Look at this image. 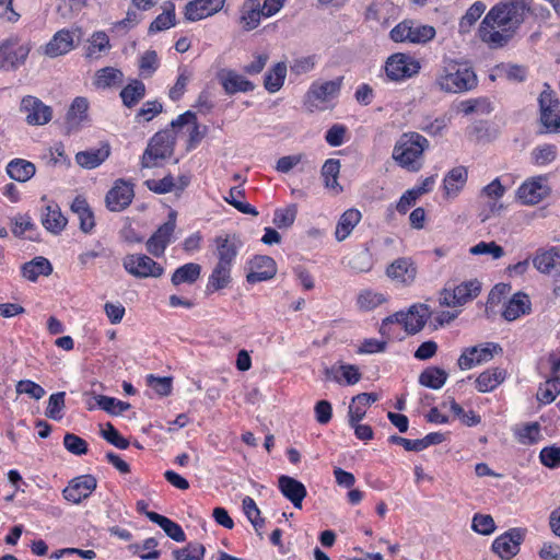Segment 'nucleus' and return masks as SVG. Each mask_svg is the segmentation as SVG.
<instances>
[{"mask_svg":"<svg viewBox=\"0 0 560 560\" xmlns=\"http://www.w3.org/2000/svg\"><path fill=\"white\" fill-rule=\"evenodd\" d=\"M532 0H511L494 5L482 20L479 35L491 48L503 47L530 10Z\"/></svg>","mask_w":560,"mask_h":560,"instance_id":"1","label":"nucleus"},{"mask_svg":"<svg viewBox=\"0 0 560 560\" xmlns=\"http://www.w3.org/2000/svg\"><path fill=\"white\" fill-rule=\"evenodd\" d=\"M429 147L425 137L417 132L404 133L396 142L393 151V159L402 167L417 171V161L422 156Z\"/></svg>","mask_w":560,"mask_h":560,"instance_id":"2","label":"nucleus"},{"mask_svg":"<svg viewBox=\"0 0 560 560\" xmlns=\"http://www.w3.org/2000/svg\"><path fill=\"white\" fill-rule=\"evenodd\" d=\"M175 132L161 130L149 141L141 159L142 168H153L162 165V161L171 158L174 152Z\"/></svg>","mask_w":560,"mask_h":560,"instance_id":"3","label":"nucleus"},{"mask_svg":"<svg viewBox=\"0 0 560 560\" xmlns=\"http://www.w3.org/2000/svg\"><path fill=\"white\" fill-rule=\"evenodd\" d=\"M436 84L444 92L459 93L475 86L476 75L470 69L451 61L436 78Z\"/></svg>","mask_w":560,"mask_h":560,"instance_id":"4","label":"nucleus"},{"mask_svg":"<svg viewBox=\"0 0 560 560\" xmlns=\"http://www.w3.org/2000/svg\"><path fill=\"white\" fill-rule=\"evenodd\" d=\"M433 26L406 19L389 32V38L395 43L425 44L435 37Z\"/></svg>","mask_w":560,"mask_h":560,"instance_id":"5","label":"nucleus"},{"mask_svg":"<svg viewBox=\"0 0 560 560\" xmlns=\"http://www.w3.org/2000/svg\"><path fill=\"white\" fill-rule=\"evenodd\" d=\"M378 399L375 393H361L352 398L349 406V424L354 429L355 436L359 440L369 441L373 439V430L368 424H360L359 422L364 418L366 410L361 408L360 405L370 406Z\"/></svg>","mask_w":560,"mask_h":560,"instance_id":"6","label":"nucleus"},{"mask_svg":"<svg viewBox=\"0 0 560 560\" xmlns=\"http://www.w3.org/2000/svg\"><path fill=\"white\" fill-rule=\"evenodd\" d=\"M420 62L412 56L396 52L389 56L385 63L386 75L392 81H402L419 73Z\"/></svg>","mask_w":560,"mask_h":560,"instance_id":"7","label":"nucleus"},{"mask_svg":"<svg viewBox=\"0 0 560 560\" xmlns=\"http://www.w3.org/2000/svg\"><path fill=\"white\" fill-rule=\"evenodd\" d=\"M539 121L545 132L560 133V101L549 90H544L538 98Z\"/></svg>","mask_w":560,"mask_h":560,"instance_id":"8","label":"nucleus"},{"mask_svg":"<svg viewBox=\"0 0 560 560\" xmlns=\"http://www.w3.org/2000/svg\"><path fill=\"white\" fill-rule=\"evenodd\" d=\"M125 269L137 278H159L163 275V267L151 257L142 254L128 255L124 258Z\"/></svg>","mask_w":560,"mask_h":560,"instance_id":"9","label":"nucleus"},{"mask_svg":"<svg viewBox=\"0 0 560 560\" xmlns=\"http://www.w3.org/2000/svg\"><path fill=\"white\" fill-rule=\"evenodd\" d=\"M213 243V255L217 264L232 268L233 261L242 246L241 240L235 234H224L217 236Z\"/></svg>","mask_w":560,"mask_h":560,"instance_id":"10","label":"nucleus"},{"mask_svg":"<svg viewBox=\"0 0 560 560\" xmlns=\"http://www.w3.org/2000/svg\"><path fill=\"white\" fill-rule=\"evenodd\" d=\"M133 197V185L124 179H117L106 194V207L114 212L122 211L131 203Z\"/></svg>","mask_w":560,"mask_h":560,"instance_id":"11","label":"nucleus"},{"mask_svg":"<svg viewBox=\"0 0 560 560\" xmlns=\"http://www.w3.org/2000/svg\"><path fill=\"white\" fill-rule=\"evenodd\" d=\"M523 539V532L520 528H512L494 539L492 550L501 559L509 560L520 551Z\"/></svg>","mask_w":560,"mask_h":560,"instance_id":"12","label":"nucleus"},{"mask_svg":"<svg viewBox=\"0 0 560 560\" xmlns=\"http://www.w3.org/2000/svg\"><path fill=\"white\" fill-rule=\"evenodd\" d=\"M97 481L92 475H83L73 478L63 490V498L72 503H80L86 499L96 488Z\"/></svg>","mask_w":560,"mask_h":560,"instance_id":"13","label":"nucleus"},{"mask_svg":"<svg viewBox=\"0 0 560 560\" xmlns=\"http://www.w3.org/2000/svg\"><path fill=\"white\" fill-rule=\"evenodd\" d=\"M277 273L276 261L269 256H255L249 261V271L246 281L249 284L272 279Z\"/></svg>","mask_w":560,"mask_h":560,"instance_id":"14","label":"nucleus"},{"mask_svg":"<svg viewBox=\"0 0 560 560\" xmlns=\"http://www.w3.org/2000/svg\"><path fill=\"white\" fill-rule=\"evenodd\" d=\"M30 48L18 45L13 39L0 42V68H15L23 63L28 56Z\"/></svg>","mask_w":560,"mask_h":560,"instance_id":"15","label":"nucleus"},{"mask_svg":"<svg viewBox=\"0 0 560 560\" xmlns=\"http://www.w3.org/2000/svg\"><path fill=\"white\" fill-rule=\"evenodd\" d=\"M225 0H192L185 7V18L196 22L218 13L224 7Z\"/></svg>","mask_w":560,"mask_h":560,"instance_id":"16","label":"nucleus"},{"mask_svg":"<svg viewBox=\"0 0 560 560\" xmlns=\"http://www.w3.org/2000/svg\"><path fill=\"white\" fill-rule=\"evenodd\" d=\"M386 276L402 284H411L417 276V266L410 258L401 257L386 268Z\"/></svg>","mask_w":560,"mask_h":560,"instance_id":"17","label":"nucleus"},{"mask_svg":"<svg viewBox=\"0 0 560 560\" xmlns=\"http://www.w3.org/2000/svg\"><path fill=\"white\" fill-rule=\"evenodd\" d=\"M544 177L539 176L525 182L517 190V197L525 205L540 202L549 192V188L542 184Z\"/></svg>","mask_w":560,"mask_h":560,"instance_id":"18","label":"nucleus"},{"mask_svg":"<svg viewBox=\"0 0 560 560\" xmlns=\"http://www.w3.org/2000/svg\"><path fill=\"white\" fill-rule=\"evenodd\" d=\"M278 486H279L281 493L289 501L292 502L294 508H296V509L302 508V502H303L304 498L306 497L307 491H306L305 486L301 481H299L292 477L283 475V476L279 477Z\"/></svg>","mask_w":560,"mask_h":560,"instance_id":"19","label":"nucleus"},{"mask_svg":"<svg viewBox=\"0 0 560 560\" xmlns=\"http://www.w3.org/2000/svg\"><path fill=\"white\" fill-rule=\"evenodd\" d=\"M218 79L221 82L226 94H235L237 92H248L255 89L253 82L248 81L241 74L233 70H221L218 73Z\"/></svg>","mask_w":560,"mask_h":560,"instance_id":"20","label":"nucleus"},{"mask_svg":"<svg viewBox=\"0 0 560 560\" xmlns=\"http://www.w3.org/2000/svg\"><path fill=\"white\" fill-rule=\"evenodd\" d=\"M88 109L89 102L85 97L78 96L73 100L66 116L68 133L78 130L82 122L88 120Z\"/></svg>","mask_w":560,"mask_h":560,"instance_id":"21","label":"nucleus"},{"mask_svg":"<svg viewBox=\"0 0 560 560\" xmlns=\"http://www.w3.org/2000/svg\"><path fill=\"white\" fill-rule=\"evenodd\" d=\"M110 154V147L108 143H103L97 149H90L85 151H80L75 154V162L82 167L86 170L96 168L104 161L108 159Z\"/></svg>","mask_w":560,"mask_h":560,"instance_id":"22","label":"nucleus"},{"mask_svg":"<svg viewBox=\"0 0 560 560\" xmlns=\"http://www.w3.org/2000/svg\"><path fill=\"white\" fill-rule=\"evenodd\" d=\"M73 47V34L70 31L61 30L45 46V55L55 58L67 54Z\"/></svg>","mask_w":560,"mask_h":560,"instance_id":"23","label":"nucleus"},{"mask_svg":"<svg viewBox=\"0 0 560 560\" xmlns=\"http://www.w3.org/2000/svg\"><path fill=\"white\" fill-rule=\"evenodd\" d=\"M264 16L260 9V0H245L241 8L240 24L244 31H252L260 23Z\"/></svg>","mask_w":560,"mask_h":560,"instance_id":"24","label":"nucleus"},{"mask_svg":"<svg viewBox=\"0 0 560 560\" xmlns=\"http://www.w3.org/2000/svg\"><path fill=\"white\" fill-rule=\"evenodd\" d=\"M530 306L532 304L528 295L523 292H517L505 305L502 316L509 322L515 320L521 315L528 314L532 310Z\"/></svg>","mask_w":560,"mask_h":560,"instance_id":"25","label":"nucleus"},{"mask_svg":"<svg viewBox=\"0 0 560 560\" xmlns=\"http://www.w3.org/2000/svg\"><path fill=\"white\" fill-rule=\"evenodd\" d=\"M533 265L539 272L550 273L560 266V247L538 249L533 258Z\"/></svg>","mask_w":560,"mask_h":560,"instance_id":"26","label":"nucleus"},{"mask_svg":"<svg viewBox=\"0 0 560 560\" xmlns=\"http://www.w3.org/2000/svg\"><path fill=\"white\" fill-rule=\"evenodd\" d=\"M431 315V311L425 304H416L410 306L407 312L406 331L409 335L419 332L424 326L428 318Z\"/></svg>","mask_w":560,"mask_h":560,"instance_id":"27","label":"nucleus"},{"mask_svg":"<svg viewBox=\"0 0 560 560\" xmlns=\"http://www.w3.org/2000/svg\"><path fill=\"white\" fill-rule=\"evenodd\" d=\"M70 208L71 211L79 218L80 230L83 233H90L95 226V219L86 199L82 196H77L73 199Z\"/></svg>","mask_w":560,"mask_h":560,"instance_id":"28","label":"nucleus"},{"mask_svg":"<svg viewBox=\"0 0 560 560\" xmlns=\"http://www.w3.org/2000/svg\"><path fill=\"white\" fill-rule=\"evenodd\" d=\"M172 235L173 232L171 231V226L161 225L147 241L148 252L155 257H161L164 254Z\"/></svg>","mask_w":560,"mask_h":560,"instance_id":"29","label":"nucleus"},{"mask_svg":"<svg viewBox=\"0 0 560 560\" xmlns=\"http://www.w3.org/2000/svg\"><path fill=\"white\" fill-rule=\"evenodd\" d=\"M231 270L229 266L215 264L208 279L207 292L213 293L228 288L232 282Z\"/></svg>","mask_w":560,"mask_h":560,"instance_id":"30","label":"nucleus"},{"mask_svg":"<svg viewBox=\"0 0 560 560\" xmlns=\"http://www.w3.org/2000/svg\"><path fill=\"white\" fill-rule=\"evenodd\" d=\"M145 515L151 522L158 524L173 540L177 542L185 540V533L177 523L156 512H145Z\"/></svg>","mask_w":560,"mask_h":560,"instance_id":"31","label":"nucleus"},{"mask_svg":"<svg viewBox=\"0 0 560 560\" xmlns=\"http://www.w3.org/2000/svg\"><path fill=\"white\" fill-rule=\"evenodd\" d=\"M124 73L114 67H105L95 72L94 85L97 89H109L122 84Z\"/></svg>","mask_w":560,"mask_h":560,"instance_id":"32","label":"nucleus"},{"mask_svg":"<svg viewBox=\"0 0 560 560\" xmlns=\"http://www.w3.org/2000/svg\"><path fill=\"white\" fill-rule=\"evenodd\" d=\"M505 380V371L500 368L489 369L482 372L476 380L477 389L480 393L493 390Z\"/></svg>","mask_w":560,"mask_h":560,"instance_id":"33","label":"nucleus"},{"mask_svg":"<svg viewBox=\"0 0 560 560\" xmlns=\"http://www.w3.org/2000/svg\"><path fill=\"white\" fill-rule=\"evenodd\" d=\"M342 80L343 78L339 77L335 80L326 81L324 83H314L311 86L310 95L317 101L326 102L339 93Z\"/></svg>","mask_w":560,"mask_h":560,"instance_id":"34","label":"nucleus"},{"mask_svg":"<svg viewBox=\"0 0 560 560\" xmlns=\"http://www.w3.org/2000/svg\"><path fill=\"white\" fill-rule=\"evenodd\" d=\"M119 95L122 104L132 108L144 97L145 85L142 81L133 79L120 91Z\"/></svg>","mask_w":560,"mask_h":560,"instance_id":"35","label":"nucleus"},{"mask_svg":"<svg viewBox=\"0 0 560 560\" xmlns=\"http://www.w3.org/2000/svg\"><path fill=\"white\" fill-rule=\"evenodd\" d=\"M361 212L357 209H348L340 217L339 222L336 228V238L341 242L346 240L353 228L360 222Z\"/></svg>","mask_w":560,"mask_h":560,"instance_id":"36","label":"nucleus"},{"mask_svg":"<svg viewBox=\"0 0 560 560\" xmlns=\"http://www.w3.org/2000/svg\"><path fill=\"white\" fill-rule=\"evenodd\" d=\"M481 291V284L478 280L463 282L453 289V299L458 306L466 304L468 301L478 296Z\"/></svg>","mask_w":560,"mask_h":560,"instance_id":"37","label":"nucleus"},{"mask_svg":"<svg viewBox=\"0 0 560 560\" xmlns=\"http://www.w3.org/2000/svg\"><path fill=\"white\" fill-rule=\"evenodd\" d=\"M8 175L16 182H26L35 174V165L26 160L15 159L7 165Z\"/></svg>","mask_w":560,"mask_h":560,"instance_id":"38","label":"nucleus"},{"mask_svg":"<svg viewBox=\"0 0 560 560\" xmlns=\"http://www.w3.org/2000/svg\"><path fill=\"white\" fill-rule=\"evenodd\" d=\"M467 180V171L463 166L453 168L444 179L446 197H455Z\"/></svg>","mask_w":560,"mask_h":560,"instance_id":"39","label":"nucleus"},{"mask_svg":"<svg viewBox=\"0 0 560 560\" xmlns=\"http://www.w3.org/2000/svg\"><path fill=\"white\" fill-rule=\"evenodd\" d=\"M287 77V65L284 62L276 63L265 75L264 86L270 93L278 92Z\"/></svg>","mask_w":560,"mask_h":560,"instance_id":"40","label":"nucleus"},{"mask_svg":"<svg viewBox=\"0 0 560 560\" xmlns=\"http://www.w3.org/2000/svg\"><path fill=\"white\" fill-rule=\"evenodd\" d=\"M200 272L201 266L199 264L188 262L174 271L171 281L174 285H179L182 283L191 284L200 277Z\"/></svg>","mask_w":560,"mask_h":560,"instance_id":"41","label":"nucleus"},{"mask_svg":"<svg viewBox=\"0 0 560 560\" xmlns=\"http://www.w3.org/2000/svg\"><path fill=\"white\" fill-rule=\"evenodd\" d=\"M341 163L338 159L327 160L322 167V177L324 178L325 186L329 189H335L337 192L342 191V187L338 183Z\"/></svg>","mask_w":560,"mask_h":560,"instance_id":"42","label":"nucleus"},{"mask_svg":"<svg viewBox=\"0 0 560 560\" xmlns=\"http://www.w3.org/2000/svg\"><path fill=\"white\" fill-rule=\"evenodd\" d=\"M67 222V218L61 213L57 205L55 207L47 206V213L42 220L46 230L52 233H59L66 228Z\"/></svg>","mask_w":560,"mask_h":560,"instance_id":"43","label":"nucleus"},{"mask_svg":"<svg viewBox=\"0 0 560 560\" xmlns=\"http://www.w3.org/2000/svg\"><path fill=\"white\" fill-rule=\"evenodd\" d=\"M447 380V373L436 366L425 369L419 376V383L422 386L439 389L441 388Z\"/></svg>","mask_w":560,"mask_h":560,"instance_id":"44","label":"nucleus"},{"mask_svg":"<svg viewBox=\"0 0 560 560\" xmlns=\"http://www.w3.org/2000/svg\"><path fill=\"white\" fill-rule=\"evenodd\" d=\"M560 394V377L552 376L541 384L537 390V399L542 404L552 402Z\"/></svg>","mask_w":560,"mask_h":560,"instance_id":"45","label":"nucleus"},{"mask_svg":"<svg viewBox=\"0 0 560 560\" xmlns=\"http://www.w3.org/2000/svg\"><path fill=\"white\" fill-rule=\"evenodd\" d=\"M244 195V190L240 187H232L229 191V196L224 197V200L242 213L257 215L258 211L253 206L238 200V198H243Z\"/></svg>","mask_w":560,"mask_h":560,"instance_id":"46","label":"nucleus"},{"mask_svg":"<svg viewBox=\"0 0 560 560\" xmlns=\"http://www.w3.org/2000/svg\"><path fill=\"white\" fill-rule=\"evenodd\" d=\"M206 548L199 542H189L186 547L173 552L175 560H201Z\"/></svg>","mask_w":560,"mask_h":560,"instance_id":"47","label":"nucleus"},{"mask_svg":"<svg viewBox=\"0 0 560 560\" xmlns=\"http://www.w3.org/2000/svg\"><path fill=\"white\" fill-rule=\"evenodd\" d=\"M486 7L482 2H476L474 3L466 14L460 19L459 22V32L460 33H467L469 32L470 27L477 22V20L481 16L483 13Z\"/></svg>","mask_w":560,"mask_h":560,"instance_id":"48","label":"nucleus"},{"mask_svg":"<svg viewBox=\"0 0 560 560\" xmlns=\"http://www.w3.org/2000/svg\"><path fill=\"white\" fill-rule=\"evenodd\" d=\"M471 255H490L493 259H500L504 256V249L495 242H480L469 248Z\"/></svg>","mask_w":560,"mask_h":560,"instance_id":"49","label":"nucleus"},{"mask_svg":"<svg viewBox=\"0 0 560 560\" xmlns=\"http://www.w3.org/2000/svg\"><path fill=\"white\" fill-rule=\"evenodd\" d=\"M296 213H298L296 205H291V206L287 207L285 209L276 210L275 217H273V223L279 229L290 228L295 221Z\"/></svg>","mask_w":560,"mask_h":560,"instance_id":"50","label":"nucleus"},{"mask_svg":"<svg viewBox=\"0 0 560 560\" xmlns=\"http://www.w3.org/2000/svg\"><path fill=\"white\" fill-rule=\"evenodd\" d=\"M65 448L73 455H84L88 453V443L84 439L74 433H66L63 438Z\"/></svg>","mask_w":560,"mask_h":560,"instance_id":"51","label":"nucleus"},{"mask_svg":"<svg viewBox=\"0 0 560 560\" xmlns=\"http://www.w3.org/2000/svg\"><path fill=\"white\" fill-rule=\"evenodd\" d=\"M65 408V393L59 392L50 395L48 406L46 408V417L52 420H60L62 418L61 410Z\"/></svg>","mask_w":560,"mask_h":560,"instance_id":"52","label":"nucleus"},{"mask_svg":"<svg viewBox=\"0 0 560 560\" xmlns=\"http://www.w3.org/2000/svg\"><path fill=\"white\" fill-rule=\"evenodd\" d=\"M175 24V12L174 5L171 4V8L165 10L162 14L158 15L155 20L151 23L149 27V32H161L170 28Z\"/></svg>","mask_w":560,"mask_h":560,"instance_id":"53","label":"nucleus"},{"mask_svg":"<svg viewBox=\"0 0 560 560\" xmlns=\"http://www.w3.org/2000/svg\"><path fill=\"white\" fill-rule=\"evenodd\" d=\"M385 302L383 294L371 290L362 291L358 296V304L362 310H372Z\"/></svg>","mask_w":560,"mask_h":560,"instance_id":"54","label":"nucleus"},{"mask_svg":"<svg viewBox=\"0 0 560 560\" xmlns=\"http://www.w3.org/2000/svg\"><path fill=\"white\" fill-rule=\"evenodd\" d=\"M471 528L481 535H490L495 529V524L491 515L476 514L472 518Z\"/></svg>","mask_w":560,"mask_h":560,"instance_id":"55","label":"nucleus"},{"mask_svg":"<svg viewBox=\"0 0 560 560\" xmlns=\"http://www.w3.org/2000/svg\"><path fill=\"white\" fill-rule=\"evenodd\" d=\"M139 67L144 77H151L158 69L156 51L147 50L140 59Z\"/></svg>","mask_w":560,"mask_h":560,"instance_id":"56","label":"nucleus"},{"mask_svg":"<svg viewBox=\"0 0 560 560\" xmlns=\"http://www.w3.org/2000/svg\"><path fill=\"white\" fill-rule=\"evenodd\" d=\"M102 436L120 450H126L129 446L128 440L122 438L109 422L106 424V429L102 431Z\"/></svg>","mask_w":560,"mask_h":560,"instance_id":"57","label":"nucleus"},{"mask_svg":"<svg viewBox=\"0 0 560 560\" xmlns=\"http://www.w3.org/2000/svg\"><path fill=\"white\" fill-rule=\"evenodd\" d=\"M556 155L557 150L552 144H545L533 152L535 163L538 165H545L552 162L556 159Z\"/></svg>","mask_w":560,"mask_h":560,"instance_id":"58","label":"nucleus"},{"mask_svg":"<svg viewBox=\"0 0 560 560\" xmlns=\"http://www.w3.org/2000/svg\"><path fill=\"white\" fill-rule=\"evenodd\" d=\"M147 187L155 194H166L173 190L175 183L172 175H167L160 180L149 179L145 182Z\"/></svg>","mask_w":560,"mask_h":560,"instance_id":"59","label":"nucleus"},{"mask_svg":"<svg viewBox=\"0 0 560 560\" xmlns=\"http://www.w3.org/2000/svg\"><path fill=\"white\" fill-rule=\"evenodd\" d=\"M477 353L475 354L476 363L488 362L493 358L494 353L501 352L502 348L498 343L488 342L483 346H476Z\"/></svg>","mask_w":560,"mask_h":560,"instance_id":"60","label":"nucleus"},{"mask_svg":"<svg viewBox=\"0 0 560 560\" xmlns=\"http://www.w3.org/2000/svg\"><path fill=\"white\" fill-rule=\"evenodd\" d=\"M163 110V105L158 101H148L142 107L138 110L136 118L139 119L142 117L145 121H150L156 115L161 114Z\"/></svg>","mask_w":560,"mask_h":560,"instance_id":"61","label":"nucleus"},{"mask_svg":"<svg viewBox=\"0 0 560 560\" xmlns=\"http://www.w3.org/2000/svg\"><path fill=\"white\" fill-rule=\"evenodd\" d=\"M86 0H62V3L58 5V13L69 19L73 13L80 12L85 7Z\"/></svg>","mask_w":560,"mask_h":560,"instance_id":"62","label":"nucleus"},{"mask_svg":"<svg viewBox=\"0 0 560 560\" xmlns=\"http://www.w3.org/2000/svg\"><path fill=\"white\" fill-rule=\"evenodd\" d=\"M539 458L541 463L549 468H555L560 465V447H544L540 451Z\"/></svg>","mask_w":560,"mask_h":560,"instance_id":"63","label":"nucleus"},{"mask_svg":"<svg viewBox=\"0 0 560 560\" xmlns=\"http://www.w3.org/2000/svg\"><path fill=\"white\" fill-rule=\"evenodd\" d=\"M539 424L537 422L527 423L518 431V438L522 443H535L539 438Z\"/></svg>","mask_w":560,"mask_h":560,"instance_id":"64","label":"nucleus"}]
</instances>
